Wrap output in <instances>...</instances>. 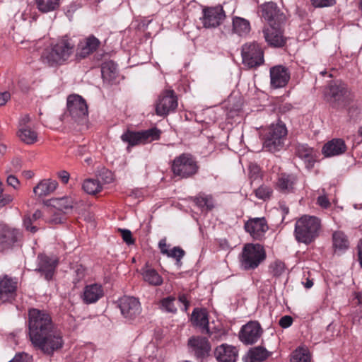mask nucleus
I'll return each instance as SVG.
<instances>
[{
	"label": "nucleus",
	"instance_id": "36",
	"mask_svg": "<svg viewBox=\"0 0 362 362\" xmlns=\"http://www.w3.org/2000/svg\"><path fill=\"white\" fill-rule=\"evenodd\" d=\"M142 276L144 280L153 286H160L163 284V278L153 268L146 267L143 269Z\"/></svg>",
	"mask_w": 362,
	"mask_h": 362
},
{
	"label": "nucleus",
	"instance_id": "28",
	"mask_svg": "<svg viewBox=\"0 0 362 362\" xmlns=\"http://www.w3.org/2000/svg\"><path fill=\"white\" fill-rule=\"evenodd\" d=\"M298 156L302 159L308 169H311L314 166L316 160V153L313 148L307 144H299L296 148Z\"/></svg>",
	"mask_w": 362,
	"mask_h": 362
},
{
	"label": "nucleus",
	"instance_id": "17",
	"mask_svg": "<svg viewBox=\"0 0 362 362\" xmlns=\"http://www.w3.org/2000/svg\"><path fill=\"white\" fill-rule=\"evenodd\" d=\"M270 84L273 88L286 86L290 80V72L288 68L277 65L270 69Z\"/></svg>",
	"mask_w": 362,
	"mask_h": 362
},
{
	"label": "nucleus",
	"instance_id": "34",
	"mask_svg": "<svg viewBox=\"0 0 362 362\" xmlns=\"http://www.w3.org/2000/svg\"><path fill=\"white\" fill-rule=\"evenodd\" d=\"M74 201L71 197H64L52 199V205L59 211L68 214L73 209Z\"/></svg>",
	"mask_w": 362,
	"mask_h": 362
},
{
	"label": "nucleus",
	"instance_id": "59",
	"mask_svg": "<svg viewBox=\"0 0 362 362\" xmlns=\"http://www.w3.org/2000/svg\"><path fill=\"white\" fill-rule=\"evenodd\" d=\"M10 98L11 95L8 92L0 93V106L4 105Z\"/></svg>",
	"mask_w": 362,
	"mask_h": 362
},
{
	"label": "nucleus",
	"instance_id": "14",
	"mask_svg": "<svg viewBox=\"0 0 362 362\" xmlns=\"http://www.w3.org/2000/svg\"><path fill=\"white\" fill-rule=\"evenodd\" d=\"M67 110L75 120L83 119L88 115L86 100L78 95H71L67 98Z\"/></svg>",
	"mask_w": 362,
	"mask_h": 362
},
{
	"label": "nucleus",
	"instance_id": "51",
	"mask_svg": "<svg viewBox=\"0 0 362 362\" xmlns=\"http://www.w3.org/2000/svg\"><path fill=\"white\" fill-rule=\"evenodd\" d=\"M31 357L25 353L18 354L9 362H30Z\"/></svg>",
	"mask_w": 362,
	"mask_h": 362
},
{
	"label": "nucleus",
	"instance_id": "56",
	"mask_svg": "<svg viewBox=\"0 0 362 362\" xmlns=\"http://www.w3.org/2000/svg\"><path fill=\"white\" fill-rule=\"evenodd\" d=\"M317 204L325 209L328 208L330 205L328 199L325 196H320L317 198Z\"/></svg>",
	"mask_w": 362,
	"mask_h": 362
},
{
	"label": "nucleus",
	"instance_id": "21",
	"mask_svg": "<svg viewBox=\"0 0 362 362\" xmlns=\"http://www.w3.org/2000/svg\"><path fill=\"white\" fill-rule=\"evenodd\" d=\"M214 354L217 362H235L238 350L232 345L222 344L214 349Z\"/></svg>",
	"mask_w": 362,
	"mask_h": 362
},
{
	"label": "nucleus",
	"instance_id": "22",
	"mask_svg": "<svg viewBox=\"0 0 362 362\" xmlns=\"http://www.w3.org/2000/svg\"><path fill=\"white\" fill-rule=\"evenodd\" d=\"M262 16L269 23V25L277 23H284L285 16L277 9L274 3L270 2L264 4L262 7Z\"/></svg>",
	"mask_w": 362,
	"mask_h": 362
},
{
	"label": "nucleus",
	"instance_id": "45",
	"mask_svg": "<svg viewBox=\"0 0 362 362\" xmlns=\"http://www.w3.org/2000/svg\"><path fill=\"white\" fill-rule=\"evenodd\" d=\"M22 166V159L18 157H15L11 160L10 165L7 167L5 173L9 174L11 173H18L21 170Z\"/></svg>",
	"mask_w": 362,
	"mask_h": 362
},
{
	"label": "nucleus",
	"instance_id": "20",
	"mask_svg": "<svg viewBox=\"0 0 362 362\" xmlns=\"http://www.w3.org/2000/svg\"><path fill=\"white\" fill-rule=\"evenodd\" d=\"M298 177L294 174L281 173L276 182V189L284 194L293 193L296 189Z\"/></svg>",
	"mask_w": 362,
	"mask_h": 362
},
{
	"label": "nucleus",
	"instance_id": "48",
	"mask_svg": "<svg viewBox=\"0 0 362 362\" xmlns=\"http://www.w3.org/2000/svg\"><path fill=\"white\" fill-rule=\"evenodd\" d=\"M311 4L316 8L329 7L335 4V0H310Z\"/></svg>",
	"mask_w": 362,
	"mask_h": 362
},
{
	"label": "nucleus",
	"instance_id": "11",
	"mask_svg": "<svg viewBox=\"0 0 362 362\" xmlns=\"http://www.w3.org/2000/svg\"><path fill=\"white\" fill-rule=\"evenodd\" d=\"M177 98L173 90H166L162 92L156 104V113L164 117L175 112L177 107Z\"/></svg>",
	"mask_w": 362,
	"mask_h": 362
},
{
	"label": "nucleus",
	"instance_id": "31",
	"mask_svg": "<svg viewBox=\"0 0 362 362\" xmlns=\"http://www.w3.org/2000/svg\"><path fill=\"white\" fill-rule=\"evenodd\" d=\"M233 31L240 36H245L250 31V23L249 21L241 17L233 18Z\"/></svg>",
	"mask_w": 362,
	"mask_h": 362
},
{
	"label": "nucleus",
	"instance_id": "27",
	"mask_svg": "<svg viewBox=\"0 0 362 362\" xmlns=\"http://www.w3.org/2000/svg\"><path fill=\"white\" fill-rule=\"evenodd\" d=\"M191 320L192 323L202 328V332H205L209 336L212 335V332L209 327L208 313L204 309H194Z\"/></svg>",
	"mask_w": 362,
	"mask_h": 362
},
{
	"label": "nucleus",
	"instance_id": "50",
	"mask_svg": "<svg viewBox=\"0 0 362 362\" xmlns=\"http://www.w3.org/2000/svg\"><path fill=\"white\" fill-rule=\"evenodd\" d=\"M119 231L121 233L123 240L127 245L134 244V240L132 238V233L128 229H119Z\"/></svg>",
	"mask_w": 362,
	"mask_h": 362
},
{
	"label": "nucleus",
	"instance_id": "1",
	"mask_svg": "<svg viewBox=\"0 0 362 362\" xmlns=\"http://www.w3.org/2000/svg\"><path fill=\"white\" fill-rule=\"evenodd\" d=\"M29 336L33 346L47 354L61 349L62 334L54 328L50 315L45 310L31 308L28 311Z\"/></svg>",
	"mask_w": 362,
	"mask_h": 362
},
{
	"label": "nucleus",
	"instance_id": "63",
	"mask_svg": "<svg viewBox=\"0 0 362 362\" xmlns=\"http://www.w3.org/2000/svg\"><path fill=\"white\" fill-rule=\"evenodd\" d=\"M0 197L2 199V201H3L4 204V206L8 204H9L13 200V197L11 195H8V194L2 195V196H0Z\"/></svg>",
	"mask_w": 362,
	"mask_h": 362
},
{
	"label": "nucleus",
	"instance_id": "30",
	"mask_svg": "<svg viewBox=\"0 0 362 362\" xmlns=\"http://www.w3.org/2000/svg\"><path fill=\"white\" fill-rule=\"evenodd\" d=\"M56 180L45 179L41 180L34 188L33 192L39 197H46L52 193L57 187Z\"/></svg>",
	"mask_w": 362,
	"mask_h": 362
},
{
	"label": "nucleus",
	"instance_id": "58",
	"mask_svg": "<svg viewBox=\"0 0 362 362\" xmlns=\"http://www.w3.org/2000/svg\"><path fill=\"white\" fill-rule=\"evenodd\" d=\"M158 247H159V249L160 250V252L163 255H166L167 254H168V250H169L168 249V246H167V244H166L165 238L161 239L159 241Z\"/></svg>",
	"mask_w": 362,
	"mask_h": 362
},
{
	"label": "nucleus",
	"instance_id": "25",
	"mask_svg": "<svg viewBox=\"0 0 362 362\" xmlns=\"http://www.w3.org/2000/svg\"><path fill=\"white\" fill-rule=\"evenodd\" d=\"M103 295L104 291L102 286L98 284H93L84 288L82 299L85 303L91 304L97 302Z\"/></svg>",
	"mask_w": 362,
	"mask_h": 362
},
{
	"label": "nucleus",
	"instance_id": "35",
	"mask_svg": "<svg viewBox=\"0 0 362 362\" xmlns=\"http://www.w3.org/2000/svg\"><path fill=\"white\" fill-rule=\"evenodd\" d=\"M18 136L26 144H33L37 140V134L29 127H21L17 133Z\"/></svg>",
	"mask_w": 362,
	"mask_h": 362
},
{
	"label": "nucleus",
	"instance_id": "41",
	"mask_svg": "<svg viewBox=\"0 0 362 362\" xmlns=\"http://www.w3.org/2000/svg\"><path fill=\"white\" fill-rule=\"evenodd\" d=\"M83 190L89 194H95L102 189V185L97 179H87L83 183Z\"/></svg>",
	"mask_w": 362,
	"mask_h": 362
},
{
	"label": "nucleus",
	"instance_id": "3",
	"mask_svg": "<svg viewBox=\"0 0 362 362\" xmlns=\"http://www.w3.org/2000/svg\"><path fill=\"white\" fill-rule=\"evenodd\" d=\"M320 228L318 218L305 215L296 221L294 235L298 243L309 245L318 237Z\"/></svg>",
	"mask_w": 362,
	"mask_h": 362
},
{
	"label": "nucleus",
	"instance_id": "55",
	"mask_svg": "<svg viewBox=\"0 0 362 362\" xmlns=\"http://www.w3.org/2000/svg\"><path fill=\"white\" fill-rule=\"evenodd\" d=\"M349 115L351 119L355 121L360 115V110L357 107H354L352 106L349 109Z\"/></svg>",
	"mask_w": 362,
	"mask_h": 362
},
{
	"label": "nucleus",
	"instance_id": "44",
	"mask_svg": "<svg viewBox=\"0 0 362 362\" xmlns=\"http://www.w3.org/2000/svg\"><path fill=\"white\" fill-rule=\"evenodd\" d=\"M175 300V298L173 296H168L163 298L160 302L163 309L168 313H175L177 311V308L174 303Z\"/></svg>",
	"mask_w": 362,
	"mask_h": 362
},
{
	"label": "nucleus",
	"instance_id": "39",
	"mask_svg": "<svg viewBox=\"0 0 362 362\" xmlns=\"http://www.w3.org/2000/svg\"><path fill=\"white\" fill-rule=\"evenodd\" d=\"M291 362H311L309 351L303 347L296 349L291 354Z\"/></svg>",
	"mask_w": 362,
	"mask_h": 362
},
{
	"label": "nucleus",
	"instance_id": "64",
	"mask_svg": "<svg viewBox=\"0 0 362 362\" xmlns=\"http://www.w3.org/2000/svg\"><path fill=\"white\" fill-rule=\"evenodd\" d=\"M292 105L290 104V103H285L284 105H282L279 109H280V111L282 112H288L290 111L291 109H292Z\"/></svg>",
	"mask_w": 362,
	"mask_h": 362
},
{
	"label": "nucleus",
	"instance_id": "5",
	"mask_svg": "<svg viewBox=\"0 0 362 362\" xmlns=\"http://www.w3.org/2000/svg\"><path fill=\"white\" fill-rule=\"evenodd\" d=\"M325 96L329 103L341 106H346L354 101L355 95L341 81L329 84L325 90Z\"/></svg>",
	"mask_w": 362,
	"mask_h": 362
},
{
	"label": "nucleus",
	"instance_id": "16",
	"mask_svg": "<svg viewBox=\"0 0 362 362\" xmlns=\"http://www.w3.org/2000/svg\"><path fill=\"white\" fill-rule=\"evenodd\" d=\"M262 333V329L259 323L257 321H250L242 327L239 338L245 344H252L258 341Z\"/></svg>",
	"mask_w": 362,
	"mask_h": 362
},
{
	"label": "nucleus",
	"instance_id": "4",
	"mask_svg": "<svg viewBox=\"0 0 362 362\" xmlns=\"http://www.w3.org/2000/svg\"><path fill=\"white\" fill-rule=\"evenodd\" d=\"M266 259V252L260 244L247 243L240 255V264L244 270H253Z\"/></svg>",
	"mask_w": 362,
	"mask_h": 362
},
{
	"label": "nucleus",
	"instance_id": "52",
	"mask_svg": "<svg viewBox=\"0 0 362 362\" xmlns=\"http://www.w3.org/2000/svg\"><path fill=\"white\" fill-rule=\"evenodd\" d=\"M293 323V318L289 315L283 316L279 322V325L283 328L289 327Z\"/></svg>",
	"mask_w": 362,
	"mask_h": 362
},
{
	"label": "nucleus",
	"instance_id": "46",
	"mask_svg": "<svg viewBox=\"0 0 362 362\" xmlns=\"http://www.w3.org/2000/svg\"><path fill=\"white\" fill-rule=\"evenodd\" d=\"M285 271V264L281 261H275L269 265V272L274 276H281Z\"/></svg>",
	"mask_w": 362,
	"mask_h": 362
},
{
	"label": "nucleus",
	"instance_id": "38",
	"mask_svg": "<svg viewBox=\"0 0 362 362\" xmlns=\"http://www.w3.org/2000/svg\"><path fill=\"white\" fill-rule=\"evenodd\" d=\"M117 65L112 61L105 62L101 65L102 77L105 80L111 81L116 76Z\"/></svg>",
	"mask_w": 362,
	"mask_h": 362
},
{
	"label": "nucleus",
	"instance_id": "57",
	"mask_svg": "<svg viewBox=\"0 0 362 362\" xmlns=\"http://www.w3.org/2000/svg\"><path fill=\"white\" fill-rule=\"evenodd\" d=\"M179 301L183 305V308H182L181 309L183 311L186 312L187 310L189 305V301L187 300V298L186 295H185V294L180 295L179 296Z\"/></svg>",
	"mask_w": 362,
	"mask_h": 362
},
{
	"label": "nucleus",
	"instance_id": "47",
	"mask_svg": "<svg viewBox=\"0 0 362 362\" xmlns=\"http://www.w3.org/2000/svg\"><path fill=\"white\" fill-rule=\"evenodd\" d=\"M185 255V252L181 247H174L173 249L168 250V254H167L166 256L175 259L177 264L180 266L181 259Z\"/></svg>",
	"mask_w": 362,
	"mask_h": 362
},
{
	"label": "nucleus",
	"instance_id": "18",
	"mask_svg": "<svg viewBox=\"0 0 362 362\" xmlns=\"http://www.w3.org/2000/svg\"><path fill=\"white\" fill-rule=\"evenodd\" d=\"M267 221L264 218H250L245 223V230L256 240H260L268 230Z\"/></svg>",
	"mask_w": 362,
	"mask_h": 362
},
{
	"label": "nucleus",
	"instance_id": "15",
	"mask_svg": "<svg viewBox=\"0 0 362 362\" xmlns=\"http://www.w3.org/2000/svg\"><path fill=\"white\" fill-rule=\"evenodd\" d=\"M119 307L122 315L129 320L135 319L141 312L140 302L137 298L132 296L121 298Z\"/></svg>",
	"mask_w": 362,
	"mask_h": 362
},
{
	"label": "nucleus",
	"instance_id": "6",
	"mask_svg": "<svg viewBox=\"0 0 362 362\" xmlns=\"http://www.w3.org/2000/svg\"><path fill=\"white\" fill-rule=\"evenodd\" d=\"M171 170L175 176L188 178L197 173L199 165L192 154L183 153L173 159Z\"/></svg>",
	"mask_w": 362,
	"mask_h": 362
},
{
	"label": "nucleus",
	"instance_id": "62",
	"mask_svg": "<svg viewBox=\"0 0 362 362\" xmlns=\"http://www.w3.org/2000/svg\"><path fill=\"white\" fill-rule=\"evenodd\" d=\"M76 273L77 275L76 280L79 281L81 279H83L85 276L84 274V269L82 267H80L76 270Z\"/></svg>",
	"mask_w": 362,
	"mask_h": 362
},
{
	"label": "nucleus",
	"instance_id": "43",
	"mask_svg": "<svg viewBox=\"0 0 362 362\" xmlns=\"http://www.w3.org/2000/svg\"><path fill=\"white\" fill-rule=\"evenodd\" d=\"M196 204L201 208L211 210L214 207L213 198L210 195H200L195 199Z\"/></svg>",
	"mask_w": 362,
	"mask_h": 362
},
{
	"label": "nucleus",
	"instance_id": "23",
	"mask_svg": "<svg viewBox=\"0 0 362 362\" xmlns=\"http://www.w3.org/2000/svg\"><path fill=\"white\" fill-rule=\"evenodd\" d=\"M21 237L19 230L0 226V245L3 247H9Z\"/></svg>",
	"mask_w": 362,
	"mask_h": 362
},
{
	"label": "nucleus",
	"instance_id": "12",
	"mask_svg": "<svg viewBox=\"0 0 362 362\" xmlns=\"http://www.w3.org/2000/svg\"><path fill=\"white\" fill-rule=\"evenodd\" d=\"M202 13L203 16L201 20L206 28H216L226 18V13L221 6L204 8Z\"/></svg>",
	"mask_w": 362,
	"mask_h": 362
},
{
	"label": "nucleus",
	"instance_id": "54",
	"mask_svg": "<svg viewBox=\"0 0 362 362\" xmlns=\"http://www.w3.org/2000/svg\"><path fill=\"white\" fill-rule=\"evenodd\" d=\"M58 177L61 180V181L66 184L69 182V173L66 170H61L57 173Z\"/></svg>",
	"mask_w": 362,
	"mask_h": 362
},
{
	"label": "nucleus",
	"instance_id": "8",
	"mask_svg": "<svg viewBox=\"0 0 362 362\" xmlns=\"http://www.w3.org/2000/svg\"><path fill=\"white\" fill-rule=\"evenodd\" d=\"M161 130L157 127H153L146 130L133 132L127 131L121 136V139L128 143L129 146L151 143L159 140Z\"/></svg>",
	"mask_w": 362,
	"mask_h": 362
},
{
	"label": "nucleus",
	"instance_id": "7",
	"mask_svg": "<svg viewBox=\"0 0 362 362\" xmlns=\"http://www.w3.org/2000/svg\"><path fill=\"white\" fill-rule=\"evenodd\" d=\"M287 129L284 123L272 124L264 136L263 148L269 152L279 151L283 148Z\"/></svg>",
	"mask_w": 362,
	"mask_h": 362
},
{
	"label": "nucleus",
	"instance_id": "61",
	"mask_svg": "<svg viewBox=\"0 0 362 362\" xmlns=\"http://www.w3.org/2000/svg\"><path fill=\"white\" fill-rule=\"evenodd\" d=\"M30 118L29 115H25L21 117L19 121V128L21 127H28L26 124L30 122Z\"/></svg>",
	"mask_w": 362,
	"mask_h": 362
},
{
	"label": "nucleus",
	"instance_id": "10",
	"mask_svg": "<svg viewBox=\"0 0 362 362\" xmlns=\"http://www.w3.org/2000/svg\"><path fill=\"white\" fill-rule=\"evenodd\" d=\"M189 353L196 359L202 361L209 356L211 346L209 340L204 337L193 336L188 339Z\"/></svg>",
	"mask_w": 362,
	"mask_h": 362
},
{
	"label": "nucleus",
	"instance_id": "33",
	"mask_svg": "<svg viewBox=\"0 0 362 362\" xmlns=\"http://www.w3.org/2000/svg\"><path fill=\"white\" fill-rule=\"evenodd\" d=\"M42 216V212L40 210L35 211L33 214H28L25 215L23 218V226L25 228L32 233H35L37 231V221L41 218Z\"/></svg>",
	"mask_w": 362,
	"mask_h": 362
},
{
	"label": "nucleus",
	"instance_id": "37",
	"mask_svg": "<svg viewBox=\"0 0 362 362\" xmlns=\"http://www.w3.org/2000/svg\"><path fill=\"white\" fill-rule=\"evenodd\" d=\"M333 246L335 250L344 251L349 247V240L342 231H335L332 234Z\"/></svg>",
	"mask_w": 362,
	"mask_h": 362
},
{
	"label": "nucleus",
	"instance_id": "24",
	"mask_svg": "<svg viewBox=\"0 0 362 362\" xmlns=\"http://www.w3.org/2000/svg\"><path fill=\"white\" fill-rule=\"evenodd\" d=\"M39 263L37 270L44 274L47 280H50L54 273L57 264V259L54 257H49L46 255H39Z\"/></svg>",
	"mask_w": 362,
	"mask_h": 362
},
{
	"label": "nucleus",
	"instance_id": "40",
	"mask_svg": "<svg viewBox=\"0 0 362 362\" xmlns=\"http://www.w3.org/2000/svg\"><path fill=\"white\" fill-rule=\"evenodd\" d=\"M37 8L42 13L56 10L59 6V0H35Z\"/></svg>",
	"mask_w": 362,
	"mask_h": 362
},
{
	"label": "nucleus",
	"instance_id": "2",
	"mask_svg": "<svg viewBox=\"0 0 362 362\" xmlns=\"http://www.w3.org/2000/svg\"><path fill=\"white\" fill-rule=\"evenodd\" d=\"M75 46L70 39L63 37L43 50L40 62L49 67L64 64L73 54Z\"/></svg>",
	"mask_w": 362,
	"mask_h": 362
},
{
	"label": "nucleus",
	"instance_id": "26",
	"mask_svg": "<svg viewBox=\"0 0 362 362\" xmlns=\"http://www.w3.org/2000/svg\"><path fill=\"white\" fill-rule=\"evenodd\" d=\"M346 146L344 140L333 139L326 143L322 148V153L325 157L339 156L346 151Z\"/></svg>",
	"mask_w": 362,
	"mask_h": 362
},
{
	"label": "nucleus",
	"instance_id": "32",
	"mask_svg": "<svg viewBox=\"0 0 362 362\" xmlns=\"http://www.w3.org/2000/svg\"><path fill=\"white\" fill-rule=\"evenodd\" d=\"M268 356L269 354L266 349L257 346L250 349L244 359L245 362H262Z\"/></svg>",
	"mask_w": 362,
	"mask_h": 362
},
{
	"label": "nucleus",
	"instance_id": "19",
	"mask_svg": "<svg viewBox=\"0 0 362 362\" xmlns=\"http://www.w3.org/2000/svg\"><path fill=\"white\" fill-rule=\"evenodd\" d=\"M17 289V281L4 275L0 277V300L7 302L14 299Z\"/></svg>",
	"mask_w": 362,
	"mask_h": 362
},
{
	"label": "nucleus",
	"instance_id": "49",
	"mask_svg": "<svg viewBox=\"0 0 362 362\" xmlns=\"http://www.w3.org/2000/svg\"><path fill=\"white\" fill-rule=\"evenodd\" d=\"M6 183L8 186L12 187L13 189H17L20 187V181L19 180L13 175L6 174Z\"/></svg>",
	"mask_w": 362,
	"mask_h": 362
},
{
	"label": "nucleus",
	"instance_id": "9",
	"mask_svg": "<svg viewBox=\"0 0 362 362\" xmlns=\"http://www.w3.org/2000/svg\"><path fill=\"white\" fill-rule=\"evenodd\" d=\"M243 64L248 68H255L264 63V52L256 42H247L242 46Z\"/></svg>",
	"mask_w": 362,
	"mask_h": 362
},
{
	"label": "nucleus",
	"instance_id": "42",
	"mask_svg": "<svg viewBox=\"0 0 362 362\" xmlns=\"http://www.w3.org/2000/svg\"><path fill=\"white\" fill-rule=\"evenodd\" d=\"M273 193V189L271 187L262 185L255 190V194L257 198L262 200L269 199Z\"/></svg>",
	"mask_w": 362,
	"mask_h": 362
},
{
	"label": "nucleus",
	"instance_id": "13",
	"mask_svg": "<svg viewBox=\"0 0 362 362\" xmlns=\"http://www.w3.org/2000/svg\"><path fill=\"white\" fill-rule=\"evenodd\" d=\"M283 24L269 25L263 30L265 41L270 47H282L286 45V37L284 35Z\"/></svg>",
	"mask_w": 362,
	"mask_h": 362
},
{
	"label": "nucleus",
	"instance_id": "29",
	"mask_svg": "<svg viewBox=\"0 0 362 362\" xmlns=\"http://www.w3.org/2000/svg\"><path fill=\"white\" fill-rule=\"evenodd\" d=\"M100 41L94 36L88 37L84 42L78 45L76 56L80 58H85L93 53L98 47Z\"/></svg>",
	"mask_w": 362,
	"mask_h": 362
},
{
	"label": "nucleus",
	"instance_id": "60",
	"mask_svg": "<svg viewBox=\"0 0 362 362\" xmlns=\"http://www.w3.org/2000/svg\"><path fill=\"white\" fill-rule=\"evenodd\" d=\"M362 239L359 240L357 250H358V262L361 267H362Z\"/></svg>",
	"mask_w": 362,
	"mask_h": 362
},
{
	"label": "nucleus",
	"instance_id": "53",
	"mask_svg": "<svg viewBox=\"0 0 362 362\" xmlns=\"http://www.w3.org/2000/svg\"><path fill=\"white\" fill-rule=\"evenodd\" d=\"M64 217L62 214L54 212L52 218L49 219V222L54 224H58L63 222Z\"/></svg>",
	"mask_w": 362,
	"mask_h": 362
}]
</instances>
